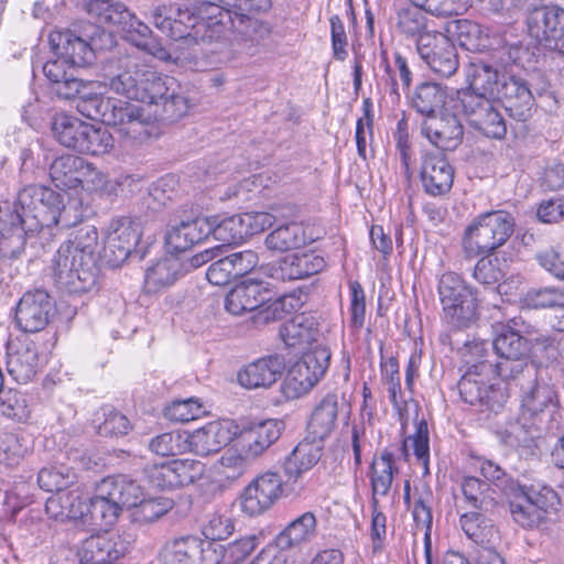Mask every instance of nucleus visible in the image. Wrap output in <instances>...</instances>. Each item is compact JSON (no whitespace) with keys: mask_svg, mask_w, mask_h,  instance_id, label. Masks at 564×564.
Listing matches in <instances>:
<instances>
[{"mask_svg":"<svg viewBox=\"0 0 564 564\" xmlns=\"http://www.w3.org/2000/svg\"><path fill=\"white\" fill-rule=\"evenodd\" d=\"M270 283L247 278L236 284L225 297V307L232 315H241L260 308L273 295Z\"/></svg>","mask_w":564,"mask_h":564,"instance_id":"20","label":"nucleus"},{"mask_svg":"<svg viewBox=\"0 0 564 564\" xmlns=\"http://www.w3.org/2000/svg\"><path fill=\"white\" fill-rule=\"evenodd\" d=\"M462 492L465 500L477 509L487 510L495 506L496 490L489 484L476 477H465L462 481Z\"/></svg>","mask_w":564,"mask_h":564,"instance_id":"49","label":"nucleus"},{"mask_svg":"<svg viewBox=\"0 0 564 564\" xmlns=\"http://www.w3.org/2000/svg\"><path fill=\"white\" fill-rule=\"evenodd\" d=\"M29 441L14 433L6 434L0 440V463L7 466H14L29 452Z\"/></svg>","mask_w":564,"mask_h":564,"instance_id":"59","label":"nucleus"},{"mask_svg":"<svg viewBox=\"0 0 564 564\" xmlns=\"http://www.w3.org/2000/svg\"><path fill=\"white\" fill-rule=\"evenodd\" d=\"M282 422L267 420L241 433L242 451L250 458L262 455L281 436Z\"/></svg>","mask_w":564,"mask_h":564,"instance_id":"29","label":"nucleus"},{"mask_svg":"<svg viewBox=\"0 0 564 564\" xmlns=\"http://www.w3.org/2000/svg\"><path fill=\"white\" fill-rule=\"evenodd\" d=\"M142 488L127 475L102 478L95 487L94 496L83 500V522L107 528L116 523L124 508L130 509L140 501Z\"/></svg>","mask_w":564,"mask_h":564,"instance_id":"4","label":"nucleus"},{"mask_svg":"<svg viewBox=\"0 0 564 564\" xmlns=\"http://www.w3.org/2000/svg\"><path fill=\"white\" fill-rule=\"evenodd\" d=\"M338 398L335 393L326 394L314 409L307 424V435L312 440L324 442L336 426Z\"/></svg>","mask_w":564,"mask_h":564,"instance_id":"34","label":"nucleus"},{"mask_svg":"<svg viewBox=\"0 0 564 564\" xmlns=\"http://www.w3.org/2000/svg\"><path fill=\"white\" fill-rule=\"evenodd\" d=\"M76 479L74 469L65 464H51L37 473V485L47 492H62L75 484Z\"/></svg>","mask_w":564,"mask_h":564,"instance_id":"47","label":"nucleus"},{"mask_svg":"<svg viewBox=\"0 0 564 564\" xmlns=\"http://www.w3.org/2000/svg\"><path fill=\"white\" fill-rule=\"evenodd\" d=\"M488 344L486 341L474 343L469 346V350L473 355L479 356L480 360H486L485 354L487 352ZM487 362L490 365L491 375H497L505 381L517 380L521 377L531 378L534 373H529L530 369L528 368L525 357H516L511 359L509 357H496V360L487 359Z\"/></svg>","mask_w":564,"mask_h":564,"instance_id":"37","label":"nucleus"},{"mask_svg":"<svg viewBox=\"0 0 564 564\" xmlns=\"http://www.w3.org/2000/svg\"><path fill=\"white\" fill-rule=\"evenodd\" d=\"M299 299L293 295H282L276 299L270 296L269 301L260 306L253 316L257 325H265L282 319L286 314L296 310Z\"/></svg>","mask_w":564,"mask_h":564,"instance_id":"50","label":"nucleus"},{"mask_svg":"<svg viewBox=\"0 0 564 564\" xmlns=\"http://www.w3.org/2000/svg\"><path fill=\"white\" fill-rule=\"evenodd\" d=\"M468 88L494 97L501 75L490 64L473 58L465 68Z\"/></svg>","mask_w":564,"mask_h":564,"instance_id":"41","label":"nucleus"},{"mask_svg":"<svg viewBox=\"0 0 564 564\" xmlns=\"http://www.w3.org/2000/svg\"><path fill=\"white\" fill-rule=\"evenodd\" d=\"M258 546V538L256 535L243 536L239 540L228 543L226 546L218 545L220 557L217 556V549H213L216 554L215 563L210 564H240L242 563Z\"/></svg>","mask_w":564,"mask_h":564,"instance_id":"52","label":"nucleus"},{"mask_svg":"<svg viewBox=\"0 0 564 564\" xmlns=\"http://www.w3.org/2000/svg\"><path fill=\"white\" fill-rule=\"evenodd\" d=\"M514 225V218L503 210L479 215L465 230L464 251L468 257L492 253L509 240Z\"/></svg>","mask_w":564,"mask_h":564,"instance_id":"6","label":"nucleus"},{"mask_svg":"<svg viewBox=\"0 0 564 564\" xmlns=\"http://www.w3.org/2000/svg\"><path fill=\"white\" fill-rule=\"evenodd\" d=\"M494 98H497L509 116L517 121H525L531 117L534 100L524 79L501 75Z\"/></svg>","mask_w":564,"mask_h":564,"instance_id":"19","label":"nucleus"},{"mask_svg":"<svg viewBox=\"0 0 564 564\" xmlns=\"http://www.w3.org/2000/svg\"><path fill=\"white\" fill-rule=\"evenodd\" d=\"M0 412L18 422L26 421L30 416L24 395L14 389L0 391Z\"/></svg>","mask_w":564,"mask_h":564,"instance_id":"60","label":"nucleus"},{"mask_svg":"<svg viewBox=\"0 0 564 564\" xmlns=\"http://www.w3.org/2000/svg\"><path fill=\"white\" fill-rule=\"evenodd\" d=\"M63 208V195L51 187L37 184L24 185L14 200H0V234L12 231L39 232L55 225L69 227Z\"/></svg>","mask_w":564,"mask_h":564,"instance_id":"3","label":"nucleus"},{"mask_svg":"<svg viewBox=\"0 0 564 564\" xmlns=\"http://www.w3.org/2000/svg\"><path fill=\"white\" fill-rule=\"evenodd\" d=\"M528 31L531 37L545 47L564 48V8L560 6H542L532 9L527 17Z\"/></svg>","mask_w":564,"mask_h":564,"instance_id":"13","label":"nucleus"},{"mask_svg":"<svg viewBox=\"0 0 564 564\" xmlns=\"http://www.w3.org/2000/svg\"><path fill=\"white\" fill-rule=\"evenodd\" d=\"M142 236L141 221L132 216L113 217L106 230V256L111 265L123 263Z\"/></svg>","mask_w":564,"mask_h":564,"instance_id":"11","label":"nucleus"},{"mask_svg":"<svg viewBox=\"0 0 564 564\" xmlns=\"http://www.w3.org/2000/svg\"><path fill=\"white\" fill-rule=\"evenodd\" d=\"M77 166H82V158L64 154L56 158L50 165V176L56 187L72 189V181Z\"/></svg>","mask_w":564,"mask_h":564,"instance_id":"55","label":"nucleus"},{"mask_svg":"<svg viewBox=\"0 0 564 564\" xmlns=\"http://www.w3.org/2000/svg\"><path fill=\"white\" fill-rule=\"evenodd\" d=\"M282 492V479L276 473H264L251 481L241 495V509L249 516L268 510Z\"/></svg>","mask_w":564,"mask_h":564,"instance_id":"18","label":"nucleus"},{"mask_svg":"<svg viewBox=\"0 0 564 564\" xmlns=\"http://www.w3.org/2000/svg\"><path fill=\"white\" fill-rule=\"evenodd\" d=\"M182 275V263L177 258L167 257L147 269L143 290L147 294H158L172 286Z\"/></svg>","mask_w":564,"mask_h":564,"instance_id":"35","label":"nucleus"},{"mask_svg":"<svg viewBox=\"0 0 564 564\" xmlns=\"http://www.w3.org/2000/svg\"><path fill=\"white\" fill-rule=\"evenodd\" d=\"M491 368L487 360H478L468 367L458 381V391L464 402L489 411L500 410L508 394L491 381Z\"/></svg>","mask_w":564,"mask_h":564,"instance_id":"7","label":"nucleus"},{"mask_svg":"<svg viewBox=\"0 0 564 564\" xmlns=\"http://www.w3.org/2000/svg\"><path fill=\"white\" fill-rule=\"evenodd\" d=\"M142 497L143 495L140 497V501L131 507L134 508L132 512L133 520L139 523H150L158 520L167 513L173 505L170 499H143Z\"/></svg>","mask_w":564,"mask_h":564,"instance_id":"58","label":"nucleus"},{"mask_svg":"<svg viewBox=\"0 0 564 564\" xmlns=\"http://www.w3.org/2000/svg\"><path fill=\"white\" fill-rule=\"evenodd\" d=\"M307 236L301 223L291 221L276 227L264 240L269 250L286 252L305 246Z\"/></svg>","mask_w":564,"mask_h":564,"instance_id":"42","label":"nucleus"},{"mask_svg":"<svg viewBox=\"0 0 564 564\" xmlns=\"http://www.w3.org/2000/svg\"><path fill=\"white\" fill-rule=\"evenodd\" d=\"M370 481L372 488V520L370 527L371 552L379 554L384 549L387 531V517L381 501L388 494V449H382L380 456L372 460L370 466Z\"/></svg>","mask_w":564,"mask_h":564,"instance_id":"9","label":"nucleus"},{"mask_svg":"<svg viewBox=\"0 0 564 564\" xmlns=\"http://www.w3.org/2000/svg\"><path fill=\"white\" fill-rule=\"evenodd\" d=\"M130 541L119 533H105L87 538L77 555L83 564H120L129 552Z\"/></svg>","mask_w":564,"mask_h":564,"instance_id":"14","label":"nucleus"},{"mask_svg":"<svg viewBox=\"0 0 564 564\" xmlns=\"http://www.w3.org/2000/svg\"><path fill=\"white\" fill-rule=\"evenodd\" d=\"M52 311L53 305L46 291L40 289L29 291L22 295L17 305L15 321L25 335L37 333L48 324Z\"/></svg>","mask_w":564,"mask_h":564,"instance_id":"17","label":"nucleus"},{"mask_svg":"<svg viewBox=\"0 0 564 564\" xmlns=\"http://www.w3.org/2000/svg\"><path fill=\"white\" fill-rule=\"evenodd\" d=\"M48 43L53 53L72 66L90 65L95 61V37L87 42L68 29L54 30L48 35Z\"/></svg>","mask_w":564,"mask_h":564,"instance_id":"21","label":"nucleus"},{"mask_svg":"<svg viewBox=\"0 0 564 564\" xmlns=\"http://www.w3.org/2000/svg\"><path fill=\"white\" fill-rule=\"evenodd\" d=\"M446 89L436 83H423L416 87L412 97V106L427 118L434 117L446 101Z\"/></svg>","mask_w":564,"mask_h":564,"instance_id":"46","label":"nucleus"},{"mask_svg":"<svg viewBox=\"0 0 564 564\" xmlns=\"http://www.w3.org/2000/svg\"><path fill=\"white\" fill-rule=\"evenodd\" d=\"M173 20H181L184 26H186L187 32H185L186 34H184L182 40L194 42L197 45L200 43L218 42L226 32L225 23L221 20L214 21L213 17L206 20L194 14L188 9L182 10L177 8Z\"/></svg>","mask_w":564,"mask_h":564,"instance_id":"27","label":"nucleus"},{"mask_svg":"<svg viewBox=\"0 0 564 564\" xmlns=\"http://www.w3.org/2000/svg\"><path fill=\"white\" fill-rule=\"evenodd\" d=\"M416 51L430 69L441 77H451L459 66L457 51L452 40L442 34H425L416 41Z\"/></svg>","mask_w":564,"mask_h":564,"instance_id":"12","label":"nucleus"},{"mask_svg":"<svg viewBox=\"0 0 564 564\" xmlns=\"http://www.w3.org/2000/svg\"><path fill=\"white\" fill-rule=\"evenodd\" d=\"M560 402L555 388L545 382H534L532 387L523 391L521 399V420L531 421L535 427H540L558 410Z\"/></svg>","mask_w":564,"mask_h":564,"instance_id":"15","label":"nucleus"},{"mask_svg":"<svg viewBox=\"0 0 564 564\" xmlns=\"http://www.w3.org/2000/svg\"><path fill=\"white\" fill-rule=\"evenodd\" d=\"M316 323L312 316L304 313L296 314L284 322L279 328V336L286 347L304 348L310 345L316 336Z\"/></svg>","mask_w":564,"mask_h":564,"instance_id":"38","label":"nucleus"},{"mask_svg":"<svg viewBox=\"0 0 564 564\" xmlns=\"http://www.w3.org/2000/svg\"><path fill=\"white\" fill-rule=\"evenodd\" d=\"M423 186L430 195L448 192L453 185L454 170L442 155H426L421 170Z\"/></svg>","mask_w":564,"mask_h":564,"instance_id":"30","label":"nucleus"},{"mask_svg":"<svg viewBox=\"0 0 564 564\" xmlns=\"http://www.w3.org/2000/svg\"><path fill=\"white\" fill-rule=\"evenodd\" d=\"M398 30L406 36H417L430 34L424 32L426 28V21L424 13L417 8L403 9L398 14L397 22Z\"/></svg>","mask_w":564,"mask_h":564,"instance_id":"64","label":"nucleus"},{"mask_svg":"<svg viewBox=\"0 0 564 564\" xmlns=\"http://www.w3.org/2000/svg\"><path fill=\"white\" fill-rule=\"evenodd\" d=\"M520 321L512 318L508 324H496L494 326L495 337L492 348L496 357H525L529 351L528 340L517 329Z\"/></svg>","mask_w":564,"mask_h":564,"instance_id":"31","label":"nucleus"},{"mask_svg":"<svg viewBox=\"0 0 564 564\" xmlns=\"http://www.w3.org/2000/svg\"><path fill=\"white\" fill-rule=\"evenodd\" d=\"M446 31L466 51L484 52L494 47L492 39L477 22L465 19L454 20L447 24Z\"/></svg>","mask_w":564,"mask_h":564,"instance_id":"33","label":"nucleus"},{"mask_svg":"<svg viewBox=\"0 0 564 564\" xmlns=\"http://www.w3.org/2000/svg\"><path fill=\"white\" fill-rule=\"evenodd\" d=\"M473 127L486 137L494 139H501L507 133L506 121L497 108V102L492 100L482 116H477L476 123Z\"/></svg>","mask_w":564,"mask_h":564,"instance_id":"57","label":"nucleus"},{"mask_svg":"<svg viewBox=\"0 0 564 564\" xmlns=\"http://www.w3.org/2000/svg\"><path fill=\"white\" fill-rule=\"evenodd\" d=\"M523 303L527 307L535 310L564 308V288L552 285L530 289L523 297Z\"/></svg>","mask_w":564,"mask_h":564,"instance_id":"53","label":"nucleus"},{"mask_svg":"<svg viewBox=\"0 0 564 564\" xmlns=\"http://www.w3.org/2000/svg\"><path fill=\"white\" fill-rule=\"evenodd\" d=\"M46 514L54 520H83V499L75 491L57 492L45 502Z\"/></svg>","mask_w":564,"mask_h":564,"instance_id":"43","label":"nucleus"},{"mask_svg":"<svg viewBox=\"0 0 564 564\" xmlns=\"http://www.w3.org/2000/svg\"><path fill=\"white\" fill-rule=\"evenodd\" d=\"M237 429L230 421L209 422L189 435L188 446L199 456L215 454L232 441Z\"/></svg>","mask_w":564,"mask_h":564,"instance_id":"22","label":"nucleus"},{"mask_svg":"<svg viewBox=\"0 0 564 564\" xmlns=\"http://www.w3.org/2000/svg\"><path fill=\"white\" fill-rule=\"evenodd\" d=\"M104 420L98 424L97 433L100 436L113 437L124 436L131 430L129 419L111 408L102 409Z\"/></svg>","mask_w":564,"mask_h":564,"instance_id":"61","label":"nucleus"},{"mask_svg":"<svg viewBox=\"0 0 564 564\" xmlns=\"http://www.w3.org/2000/svg\"><path fill=\"white\" fill-rule=\"evenodd\" d=\"M421 131L433 145L444 151L455 150L462 143L464 135L463 124L453 113L426 118Z\"/></svg>","mask_w":564,"mask_h":564,"instance_id":"23","label":"nucleus"},{"mask_svg":"<svg viewBox=\"0 0 564 564\" xmlns=\"http://www.w3.org/2000/svg\"><path fill=\"white\" fill-rule=\"evenodd\" d=\"M284 369V357L270 355L247 365L238 372V381L247 389L269 388L282 376Z\"/></svg>","mask_w":564,"mask_h":564,"instance_id":"24","label":"nucleus"},{"mask_svg":"<svg viewBox=\"0 0 564 564\" xmlns=\"http://www.w3.org/2000/svg\"><path fill=\"white\" fill-rule=\"evenodd\" d=\"M459 522L465 534L473 540L478 547L495 545L499 539L498 531L491 520L478 512L463 514Z\"/></svg>","mask_w":564,"mask_h":564,"instance_id":"45","label":"nucleus"},{"mask_svg":"<svg viewBox=\"0 0 564 564\" xmlns=\"http://www.w3.org/2000/svg\"><path fill=\"white\" fill-rule=\"evenodd\" d=\"M209 217H196L171 225L167 230L166 246L174 252H184L210 236Z\"/></svg>","mask_w":564,"mask_h":564,"instance_id":"25","label":"nucleus"},{"mask_svg":"<svg viewBox=\"0 0 564 564\" xmlns=\"http://www.w3.org/2000/svg\"><path fill=\"white\" fill-rule=\"evenodd\" d=\"M326 267L324 258L315 252L292 253L279 261L278 271L282 280H302L322 272Z\"/></svg>","mask_w":564,"mask_h":564,"instance_id":"32","label":"nucleus"},{"mask_svg":"<svg viewBox=\"0 0 564 564\" xmlns=\"http://www.w3.org/2000/svg\"><path fill=\"white\" fill-rule=\"evenodd\" d=\"M33 232L12 231L7 234H0V262H11L21 257L25 250L26 236Z\"/></svg>","mask_w":564,"mask_h":564,"instance_id":"63","label":"nucleus"},{"mask_svg":"<svg viewBox=\"0 0 564 564\" xmlns=\"http://www.w3.org/2000/svg\"><path fill=\"white\" fill-rule=\"evenodd\" d=\"M271 0H234L235 12L231 19L232 26L243 36L250 40L263 37L270 32L267 23L252 18L248 13H263L271 9Z\"/></svg>","mask_w":564,"mask_h":564,"instance_id":"26","label":"nucleus"},{"mask_svg":"<svg viewBox=\"0 0 564 564\" xmlns=\"http://www.w3.org/2000/svg\"><path fill=\"white\" fill-rule=\"evenodd\" d=\"M87 127L88 122L61 113L54 117L52 131L62 145L79 152Z\"/></svg>","mask_w":564,"mask_h":564,"instance_id":"44","label":"nucleus"},{"mask_svg":"<svg viewBox=\"0 0 564 564\" xmlns=\"http://www.w3.org/2000/svg\"><path fill=\"white\" fill-rule=\"evenodd\" d=\"M200 547V543L193 536H184L167 542L161 551L162 564H197L199 555L210 551Z\"/></svg>","mask_w":564,"mask_h":564,"instance_id":"40","label":"nucleus"},{"mask_svg":"<svg viewBox=\"0 0 564 564\" xmlns=\"http://www.w3.org/2000/svg\"><path fill=\"white\" fill-rule=\"evenodd\" d=\"M438 294L447 323L460 328L468 326L475 318L476 296L458 274L444 273L438 281Z\"/></svg>","mask_w":564,"mask_h":564,"instance_id":"8","label":"nucleus"},{"mask_svg":"<svg viewBox=\"0 0 564 564\" xmlns=\"http://www.w3.org/2000/svg\"><path fill=\"white\" fill-rule=\"evenodd\" d=\"M113 148V137L104 127H96L88 123L79 153L90 155H101L108 153Z\"/></svg>","mask_w":564,"mask_h":564,"instance_id":"56","label":"nucleus"},{"mask_svg":"<svg viewBox=\"0 0 564 564\" xmlns=\"http://www.w3.org/2000/svg\"><path fill=\"white\" fill-rule=\"evenodd\" d=\"M43 74L54 85L55 94L62 99H73L78 93L82 79L74 75L73 66L57 57L43 65Z\"/></svg>","mask_w":564,"mask_h":564,"instance_id":"36","label":"nucleus"},{"mask_svg":"<svg viewBox=\"0 0 564 564\" xmlns=\"http://www.w3.org/2000/svg\"><path fill=\"white\" fill-rule=\"evenodd\" d=\"M210 235L223 245H238L246 240L240 215H232L218 220L209 218Z\"/></svg>","mask_w":564,"mask_h":564,"instance_id":"51","label":"nucleus"},{"mask_svg":"<svg viewBox=\"0 0 564 564\" xmlns=\"http://www.w3.org/2000/svg\"><path fill=\"white\" fill-rule=\"evenodd\" d=\"M7 356V370L18 383H28L36 376L39 352L29 335L22 334L9 340Z\"/></svg>","mask_w":564,"mask_h":564,"instance_id":"16","label":"nucleus"},{"mask_svg":"<svg viewBox=\"0 0 564 564\" xmlns=\"http://www.w3.org/2000/svg\"><path fill=\"white\" fill-rule=\"evenodd\" d=\"M172 77H162L139 57L118 59L116 74L101 84L82 80L76 108L86 118L118 127L133 140L150 137L153 120L174 122L186 115L187 99Z\"/></svg>","mask_w":564,"mask_h":564,"instance_id":"1","label":"nucleus"},{"mask_svg":"<svg viewBox=\"0 0 564 564\" xmlns=\"http://www.w3.org/2000/svg\"><path fill=\"white\" fill-rule=\"evenodd\" d=\"M330 350L325 346H316L289 369L284 384L292 397L307 393L326 373L330 361Z\"/></svg>","mask_w":564,"mask_h":564,"instance_id":"10","label":"nucleus"},{"mask_svg":"<svg viewBox=\"0 0 564 564\" xmlns=\"http://www.w3.org/2000/svg\"><path fill=\"white\" fill-rule=\"evenodd\" d=\"M507 491L512 520L524 529L539 527L550 508L558 502L557 494L541 482H511Z\"/></svg>","mask_w":564,"mask_h":564,"instance_id":"5","label":"nucleus"},{"mask_svg":"<svg viewBox=\"0 0 564 564\" xmlns=\"http://www.w3.org/2000/svg\"><path fill=\"white\" fill-rule=\"evenodd\" d=\"M118 32L122 33V36L134 44L137 47H140L152 55H155L154 51L155 44L151 37L152 31L151 29L139 20L134 13L129 10V17L122 18L118 25L116 26Z\"/></svg>","mask_w":564,"mask_h":564,"instance_id":"48","label":"nucleus"},{"mask_svg":"<svg viewBox=\"0 0 564 564\" xmlns=\"http://www.w3.org/2000/svg\"><path fill=\"white\" fill-rule=\"evenodd\" d=\"M317 534V520L313 512L306 511L292 520L276 536V545L289 550L312 541Z\"/></svg>","mask_w":564,"mask_h":564,"instance_id":"39","label":"nucleus"},{"mask_svg":"<svg viewBox=\"0 0 564 564\" xmlns=\"http://www.w3.org/2000/svg\"><path fill=\"white\" fill-rule=\"evenodd\" d=\"M491 96L485 95L480 91L467 89L458 95V104L463 112L467 116L469 123L474 126L477 116H482L487 107L491 102Z\"/></svg>","mask_w":564,"mask_h":564,"instance_id":"62","label":"nucleus"},{"mask_svg":"<svg viewBox=\"0 0 564 564\" xmlns=\"http://www.w3.org/2000/svg\"><path fill=\"white\" fill-rule=\"evenodd\" d=\"M323 453V443L306 436L293 451L286 456L283 470L288 481L297 482V480L308 470H311L321 459Z\"/></svg>","mask_w":564,"mask_h":564,"instance_id":"28","label":"nucleus"},{"mask_svg":"<svg viewBox=\"0 0 564 564\" xmlns=\"http://www.w3.org/2000/svg\"><path fill=\"white\" fill-rule=\"evenodd\" d=\"M63 208L69 210L66 218L72 225L68 228L75 229L68 240L59 246L52 260L54 279L68 293H87L95 289L98 281L99 268L95 257L98 231L94 225L83 223L76 209L64 204Z\"/></svg>","mask_w":564,"mask_h":564,"instance_id":"2","label":"nucleus"},{"mask_svg":"<svg viewBox=\"0 0 564 564\" xmlns=\"http://www.w3.org/2000/svg\"><path fill=\"white\" fill-rule=\"evenodd\" d=\"M205 413L206 409L197 398L174 400L164 409V416L175 423H187Z\"/></svg>","mask_w":564,"mask_h":564,"instance_id":"54","label":"nucleus"}]
</instances>
